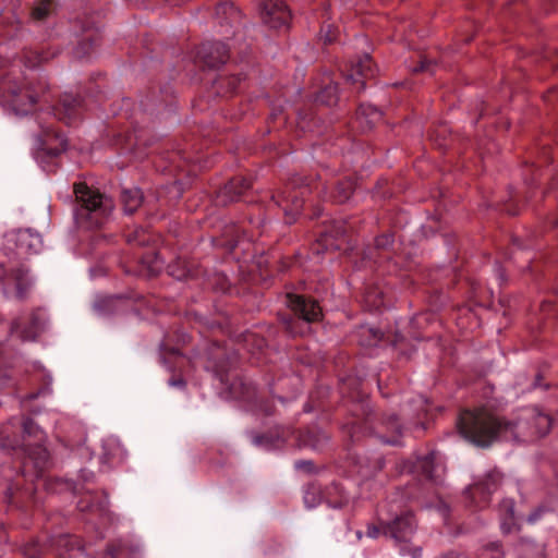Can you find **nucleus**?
<instances>
[{
  "label": "nucleus",
  "mask_w": 558,
  "mask_h": 558,
  "mask_svg": "<svg viewBox=\"0 0 558 558\" xmlns=\"http://www.w3.org/2000/svg\"><path fill=\"white\" fill-rule=\"evenodd\" d=\"M322 501L320 488L314 484L308 485L304 493L305 506L310 509L316 507Z\"/></svg>",
  "instance_id": "f704fd0d"
},
{
  "label": "nucleus",
  "mask_w": 558,
  "mask_h": 558,
  "mask_svg": "<svg viewBox=\"0 0 558 558\" xmlns=\"http://www.w3.org/2000/svg\"><path fill=\"white\" fill-rule=\"evenodd\" d=\"M13 485L9 483L5 487V499L8 500V502H13Z\"/></svg>",
  "instance_id": "603ef678"
},
{
  "label": "nucleus",
  "mask_w": 558,
  "mask_h": 558,
  "mask_svg": "<svg viewBox=\"0 0 558 558\" xmlns=\"http://www.w3.org/2000/svg\"><path fill=\"white\" fill-rule=\"evenodd\" d=\"M175 359L179 360V361H183L184 360V357L182 355L177 354V353H175Z\"/></svg>",
  "instance_id": "680f3d73"
},
{
  "label": "nucleus",
  "mask_w": 558,
  "mask_h": 558,
  "mask_svg": "<svg viewBox=\"0 0 558 558\" xmlns=\"http://www.w3.org/2000/svg\"><path fill=\"white\" fill-rule=\"evenodd\" d=\"M96 43L94 40H88V46H93L95 45Z\"/></svg>",
  "instance_id": "e2e57ef3"
},
{
  "label": "nucleus",
  "mask_w": 558,
  "mask_h": 558,
  "mask_svg": "<svg viewBox=\"0 0 558 558\" xmlns=\"http://www.w3.org/2000/svg\"><path fill=\"white\" fill-rule=\"evenodd\" d=\"M430 65H432V61L424 58L420 61L418 65L413 69V72L429 71Z\"/></svg>",
  "instance_id": "09e8293b"
},
{
  "label": "nucleus",
  "mask_w": 558,
  "mask_h": 558,
  "mask_svg": "<svg viewBox=\"0 0 558 558\" xmlns=\"http://www.w3.org/2000/svg\"><path fill=\"white\" fill-rule=\"evenodd\" d=\"M4 98L16 114H27L35 108L38 93L31 83H13L5 89Z\"/></svg>",
  "instance_id": "39448f33"
},
{
  "label": "nucleus",
  "mask_w": 558,
  "mask_h": 558,
  "mask_svg": "<svg viewBox=\"0 0 558 558\" xmlns=\"http://www.w3.org/2000/svg\"><path fill=\"white\" fill-rule=\"evenodd\" d=\"M227 361H222L220 364L213 366V371L216 374V378L221 383L226 384L228 378V369L226 367Z\"/></svg>",
  "instance_id": "37998d69"
},
{
  "label": "nucleus",
  "mask_w": 558,
  "mask_h": 558,
  "mask_svg": "<svg viewBox=\"0 0 558 558\" xmlns=\"http://www.w3.org/2000/svg\"><path fill=\"white\" fill-rule=\"evenodd\" d=\"M551 423V417L536 407L522 408L507 418L484 405L461 412L457 426L465 439L488 447L499 437L517 441L536 440L548 434Z\"/></svg>",
  "instance_id": "f257e3e1"
},
{
  "label": "nucleus",
  "mask_w": 558,
  "mask_h": 558,
  "mask_svg": "<svg viewBox=\"0 0 558 558\" xmlns=\"http://www.w3.org/2000/svg\"><path fill=\"white\" fill-rule=\"evenodd\" d=\"M254 386H221L218 392L223 400H248Z\"/></svg>",
  "instance_id": "393cba45"
},
{
  "label": "nucleus",
  "mask_w": 558,
  "mask_h": 558,
  "mask_svg": "<svg viewBox=\"0 0 558 558\" xmlns=\"http://www.w3.org/2000/svg\"><path fill=\"white\" fill-rule=\"evenodd\" d=\"M260 17L270 28L287 26L291 20V13L282 0H264L260 4Z\"/></svg>",
  "instance_id": "1a4fd4ad"
},
{
  "label": "nucleus",
  "mask_w": 558,
  "mask_h": 558,
  "mask_svg": "<svg viewBox=\"0 0 558 558\" xmlns=\"http://www.w3.org/2000/svg\"><path fill=\"white\" fill-rule=\"evenodd\" d=\"M12 276L14 277L16 283V296L20 300L25 299L27 289L29 287L26 280L27 270L24 268H17L12 270Z\"/></svg>",
  "instance_id": "72a5a7b5"
},
{
  "label": "nucleus",
  "mask_w": 558,
  "mask_h": 558,
  "mask_svg": "<svg viewBox=\"0 0 558 558\" xmlns=\"http://www.w3.org/2000/svg\"><path fill=\"white\" fill-rule=\"evenodd\" d=\"M326 502L332 508H341L348 501V495L338 484H332L326 495Z\"/></svg>",
  "instance_id": "c85d7f7f"
},
{
  "label": "nucleus",
  "mask_w": 558,
  "mask_h": 558,
  "mask_svg": "<svg viewBox=\"0 0 558 558\" xmlns=\"http://www.w3.org/2000/svg\"><path fill=\"white\" fill-rule=\"evenodd\" d=\"M355 190V181L352 178L339 180L330 194V199L337 204H343L350 199Z\"/></svg>",
  "instance_id": "4be33fe9"
},
{
  "label": "nucleus",
  "mask_w": 558,
  "mask_h": 558,
  "mask_svg": "<svg viewBox=\"0 0 558 558\" xmlns=\"http://www.w3.org/2000/svg\"><path fill=\"white\" fill-rule=\"evenodd\" d=\"M288 300L291 310L299 318L307 323H315L322 318V307L316 300L298 294H288Z\"/></svg>",
  "instance_id": "ddd939ff"
},
{
  "label": "nucleus",
  "mask_w": 558,
  "mask_h": 558,
  "mask_svg": "<svg viewBox=\"0 0 558 558\" xmlns=\"http://www.w3.org/2000/svg\"><path fill=\"white\" fill-rule=\"evenodd\" d=\"M376 73L377 69L373 59L368 54H365L351 64V68L345 75V80L355 85L356 92L361 93L366 87V81L374 78Z\"/></svg>",
  "instance_id": "f8f14e48"
},
{
  "label": "nucleus",
  "mask_w": 558,
  "mask_h": 558,
  "mask_svg": "<svg viewBox=\"0 0 558 558\" xmlns=\"http://www.w3.org/2000/svg\"><path fill=\"white\" fill-rule=\"evenodd\" d=\"M86 45H87V43L82 41V43H80V45L76 47V50H75V51H76L77 57H83V56H85V54L87 53Z\"/></svg>",
  "instance_id": "864d4df0"
},
{
  "label": "nucleus",
  "mask_w": 558,
  "mask_h": 558,
  "mask_svg": "<svg viewBox=\"0 0 558 558\" xmlns=\"http://www.w3.org/2000/svg\"><path fill=\"white\" fill-rule=\"evenodd\" d=\"M364 302L371 311H377L385 306L384 294L377 287H368L365 290Z\"/></svg>",
  "instance_id": "c756f323"
},
{
  "label": "nucleus",
  "mask_w": 558,
  "mask_h": 558,
  "mask_svg": "<svg viewBox=\"0 0 558 558\" xmlns=\"http://www.w3.org/2000/svg\"><path fill=\"white\" fill-rule=\"evenodd\" d=\"M345 234V228L344 225L339 222L335 226V232L333 231H326L324 232L320 238L319 242L325 246L326 250H340L341 244L339 241L344 238Z\"/></svg>",
  "instance_id": "a878e982"
},
{
  "label": "nucleus",
  "mask_w": 558,
  "mask_h": 558,
  "mask_svg": "<svg viewBox=\"0 0 558 558\" xmlns=\"http://www.w3.org/2000/svg\"><path fill=\"white\" fill-rule=\"evenodd\" d=\"M137 547H134L122 541H117L108 545L107 554L111 558H125L128 554H135Z\"/></svg>",
  "instance_id": "7c9ffc66"
},
{
  "label": "nucleus",
  "mask_w": 558,
  "mask_h": 558,
  "mask_svg": "<svg viewBox=\"0 0 558 558\" xmlns=\"http://www.w3.org/2000/svg\"><path fill=\"white\" fill-rule=\"evenodd\" d=\"M481 558H504V550L498 543H490L481 550Z\"/></svg>",
  "instance_id": "4c0bfd02"
},
{
  "label": "nucleus",
  "mask_w": 558,
  "mask_h": 558,
  "mask_svg": "<svg viewBox=\"0 0 558 558\" xmlns=\"http://www.w3.org/2000/svg\"><path fill=\"white\" fill-rule=\"evenodd\" d=\"M294 468L295 470L307 474L315 472V466L312 460H298L294 462Z\"/></svg>",
  "instance_id": "a18cd8bd"
},
{
  "label": "nucleus",
  "mask_w": 558,
  "mask_h": 558,
  "mask_svg": "<svg viewBox=\"0 0 558 558\" xmlns=\"http://www.w3.org/2000/svg\"><path fill=\"white\" fill-rule=\"evenodd\" d=\"M415 469L426 480L438 484L441 480V465L436 463V454L430 452L416 462Z\"/></svg>",
  "instance_id": "f3484780"
},
{
  "label": "nucleus",
  "mask_w": 558,
  "mask_h": 558,
  "mask_svg": "<svg viewBox=\"0 0 558 558\" xmlns=\"http://www.w3.org/2000/svg\"><path fill=\"white\" fill-rule=\"evenodd\" d=\"M53 116L66 125H75L82 116V101L78 97L64 94L53 108Z\"/></svg>",
  "instance_id": "4468645a"
},
{
  "label": "nucleus",
  "mask_w": 558,
  "mask_h": 558,
  "mask_svg": "<svg viewBox=\"0 0 558 558\" xmlns=\"http://www.w3.org/2000/svg\"><path fill=\"white\" fill-rule=\"evenodd\" d=\"M144 195L141 189H124L121 192V203L125 214H134L143 204Z\"/></svg>",
  "instance_id": "aec40b11"
},
{
  "label": "nucleus",
  "mask_w": 558,
  "mask_h": 558,
  "mask_svg": "<svg viewBox=\"0 0 558 558\" xmlns=\"http://www.w3.org/2000/svg\"><path fill=\"white\" fill-rule=\"evenodd\" d=\"M22 427L23 438L29 442L33 440L36 445V457L34 458L35 468L37 470H43L49 458L48 451L41 446V442L46 438L45 433L32 418L28 417L23 421Z\"/></svg>",
  "instance_id": "9b49d317"
},
{
  "label": "nucleus",
  "mask_w": 558,
  "mask_h": 558,
  "mask_svg": "<svg viewBox=\"0 0 558 558\" xmlns=\"http://www.w3.org/2000/svg\"><path fill=\"white\" fill-rule=\"evenodd\" d=\"M313 185V179L296 175L290 180L278 197L271 196L276 205L282 208L287 223H292L295 220V216L301 213L305 195L312 191Z\"/></svg>",
  "instance_id": "7ed1b4c3"
},
{
  "label": "nucleus",
  "mask_w": 558,
  "mask_h": 558,
  "mask_svg": "<svg viewBox=\"0 0 558 558\" xmlns=\"http://www.w3.org/2000/svg\"><path fill=\"white\" fill-rule=\"evenodd\" d=\"M229 49L220 41H207L202 44L195 52V64L216 69L225 64L229 60Z\"/></svg>",
  "instance_id": "0eeeda50"
},
{
  "label": "nucleus",
  "mask_w": 558,
  "mask_h": 558,
  "mask_svg": "<svg viewBox=\"0 0 558 558\" xmlns=\"http://www.w3.org/2000/svg\"><path fill=\"white\" fill-rule=\"evenodd\" d=\"M17 326L19 324L16 322H13L11 326V332H14L17 329Z\"/></svg>",
  "instance_id": "bf43d9fd"
},
{
  "label": "nucleus",
  "mask_w": 558,
  "mask_h": 558,
  "mask_svg": "<svg viewBox=\"0 0 558 558\" xmlns=\"http://www.w3.org/2000/svg\"><path fill=\"white\" fill-rule=\"evenodd\" d=\"M17 446V442L10 444V447L15 448Z\"/></svg>",
  "instance_id": "0e129e2a"
},
{
  "label": "nucleus",
  "mask_w": 558,
  "mask_h": 558,
  "mask_svg": "<svg viewBox=\"0 0 558 558\" xmlns=\"http://www.w3.org/2000/svg\"><path fill=\"white\" fill-rule=\"evenodd\" d=\"M185 380L181 377H171L168 381V384H173V385H177V384H184Z\"/></svg>",
  "instance_id": "6e6d98bb"
},
{
  "label": "nucleus",
  "mask_w": 558,
  "mask_h": 558,
  "mask_svg": "<svg viewBox=\"0 0 558 558\" xmlns=\"http://www.w3.org/2000/svg\"><path fill=\"white\" fill-rule=\"evenodd\" d=\"M53 11L52 0H35L29 12V17L35 22L45 21Z\"/></svg>",
  "instance_id": "bb28decb"
},
{
  "label": "nucleus",
  "mask_w": 558,
  "mask_h": 558,
  "mask_svg": "<svg viewBox=\"0 0 558 558\" xmlns=\"http://www.w3.org/2000/svg\"><path fill=\"white\" fill-rule=\"evenodd\" d=\"M381 424L384 426H386V428L388 430L395 432L398 435H400V433H401V425L398 423V417L396 415H393V414L388 415L387 417H385L383 420Z\"/></svg>",
  "instance_id": "79ce46f5"
},
{
  "label": "nucleus",
  "mask_w": 558,
  "mask_h": 558,
  "mask_svg": "<svg viewBox=\"0 0 558 558\" xmlns=\"http://www.w3.org/2000/svg\"><path fill=\"white\" fill-rule=\"evenodd\" d=\"M240 239L239 228L235 225H230L225 228L222 238L215 240V245L231 254L240 243Z\"/></svg>",
  "instance_id": "5701e85b"
},
{
  "label": "nucleus",
  "mask_w": 558,
  "mask_h": 558,
  "mask_svg": "<svg viewBox=\"0 0 558 558\" xmlns=\"http://www.w3.org/2000/svg\"><path fill=\"white\" fill-rule=\"evenodd\" d=\"M539 512H541V510H538L537 512H535V513L531 514V515H530V518H529V520H530L531 522H534V521L539 517Z\"/></svg>",
  "instance_id": "13d9d810"
},
{
  "label": "nucleus",
  "mask_w": 558,
  "mask_h": 558,
  "mask_svg": "<svg viewBox=\"0 0 558 558\" xmlns=\"http://www.w3.org/2000/svg\"><path fill=\"white\" fill-rule=\"evenodd\" d=\"M388 386H381V385H378L377 388L378 390L384 395V388H387Z\"/></svg>",
  "instance_id": "052dcab7"
},
{
  "label": "nucleus",
  "mask_w": 558,
  "mask_h": 558,
  "mask_svg": "<svg viewBox=\"0 0 558 558\" xmlns=\"http://www.w3.org/2000/svg\"><path fill=\"white\" fill-rule=\"evenodd\" d=\"M244 80L241 75H231V76H225L219 77L216 81V84L218 85V88L227 87L225 94H233L236 92L241 81Z\"/></svg>",
  "instance_id": "c9c22d12"
},
{
  "label": "nucleus",
  "mask_w": 558,
  "mask_h": 558,
  "mask_svg": "<svg viewBox=\"0 0 558 558\" xmlns=\"http://www.w3.org/2000/svg\"><path fill=\"white\" fill-rule=\"evenodd\" d=\"M47 547L48 551H52L60 557H64L74 548H80V544L75 537L64 534L52 537Z\"/></svg>",
  "instance_id": "6ab92c4d"
},
{
  "label": "nucleus",
  "mask_w": 558,
  "mask_h": 558,
  "mask_svg": "<svg viewBox=\"0 0 558 558\" xmlns=\"http://www.w3.org/2000/svg\"><path fill=\"white\" fill-rule=\"evenodd\" d=\"M384 524H385V523H381L380 527H377V526H368V529H367V535H368L369 537H373V538L377 537L380 533H383V525H384Z\"/></svg>",
  "instance_id": "8fccbe9b"
},
{
  "label": "nucleus",
  "mask_w": 558,
  "mask_h": 558,
  "mask_svg": "<svg viewBox=\"0 0 558 558\" xmlns=\"http://www.w3.org/2000/svg\"><path fill=\"white\" fill-rule=\"evenodd\" d=\"M46 551H48L47 545H41L39 542L29 543L23 549L27 558H41Z\"/></svg>",
  "instance_id": "e433bc0d"
},
{
  "label": "nucleus",
  "mask_w": 558,
  "mask_h": 558,
  "mask_svg": "<svg viewBox=\"0 0 558 558\" xmlns=\"http://www.w3.org/2000/svg\"><path fill=\"white\" fill-rule=\"evenodd\" d=\"M327 31L323 34L324 43L331 44L337 40V32L332 29L331 25H327Z\"/></svg>",
  "instance_id": "49530a36"
},
{
  "label": "nucleus",
  "mask_w": 558,
  "mask_h": 558,
  "mask_svg": "<svg viewBox=\"0 0 558 558\" xmlns=\"http://www.w3.org/2000/svg\"><path fill=\"white\" fill-rule=\"evenodd\" d=\"M253 186L251 179L245 177H234L229 180L217 195V202L220 205L239 202L241 197Z\"/></svg>",
  "instance_id": "2eb2a0df"
},
{
  "label": "nucleus",
  "mask_w": 558,
  "mask_h": 558,
  "mask_svg": "<svg viewBox=\"0 0 558 558\" xmlns=\"http://www.w3.org/2000/svg\"><path fill=\"white\" fill-rule=\"evenodd\" d=\"M502 475L493 471L486 476L466 488V494L477 507H484L488 504L490 495L499 487Z\"/></svg>",
  "instance_id": "6e6552de"
},
{
  "label": "nucleus",
  "mask_w": 558,
  "mask_h": 558,
  "mask_svg": "<svg viewBox=\"0 0 558 558\" xmlns=\"http://www.w3.org/2000/svg\"><path fill=\"white\" fill-rule=\"evenodd\" d=\"M40 392H37V393H31L28 396H26L25 398H23V402H26L28 400H33L35 399Z\"/></svg>",
  "instance_id": "4d7b16f0"
},
{
  "label": "nucleus",
  "mask_w": 558,
  "mask_h": 558,
  "mask_svg": "<svg viewBox=\"0 0 558 558\" xmlns=\"http://www.w3.org/2000/svg\"><path fill=\"white\" fill-rule=\"evenodd\" d=\"M163 264L160 254L155 250H149L140 259L138 272L147 277H155L162 270Z\"/></svg>",
  "instance_id": "a211bd4d"
},
{
  "label": "nucleus",
  "mask_w": 558,
  "mask_h": 558,
  "mask_svg": "<svg viewBox=\"0 0 558 558\" xmlns=\"http://www.w3.org/2000/svg\"><path fill=\"white\" fill-rule=\"evenodd\" d=\"M216 17L220 25L223 22L233 25L241 22L242 13L232 2H222L216 7Z\"/></svg>",
  "instance_id": "412c9836"
},
{
  "label": "nucleus",
  "mask_w": 558,
  "mask_h": 558,
  "mask_svg": "<svg viewBox=\"0 0 558 558\" xmlns=\"http://www.w3.org/2000/svg\"><path fill=\"white\" fill-rule=\"evenodd\" d=\"M415 531L416 521L411 511H405L383 525V534L392 538L395 543L400 546V553L402 555H410L412 558H421L422 548L410 545V541Z\"/></svg>",
  "instance_id": "20e7f679"
},
{
  "label": "nucleus",
  "mask_w": 558,
  "mask_h": 558,
  "mask_svg": "<svg viewBox=\"0 0 558 558\" xmlns=\"http://www.w3.org/2000/svg\"><path fill=\"white\" fill-rule=\"evenodd\" d=\"M329 440V436L320 429H311L304 437L306 446L312 447L315 450L322 449Z\"/></svg>",
  "instance_id": "2f4dec72"
},
{
  "label": "nucleus",
  "mask_w": 558,
  "mask_h": 558,
  "mask_svg": "<svg viewBox=\"0 0 558 558\" xmlns=\"http://www.w3.org/2000/svg\"><path fill=\"white\" fill-rule=\"evenodd\" d=\"M252 442L256 447L269 450L279 447L282 444V439L278 434L268 432L265 434H252Z\"/></svg>",
  "instance_id": "cd10ccee"
},
{
  "label": "nucleus",
  "mask_w": 558,
  "mask_h": 558,
  "mask_svg": "<svg viewBox=\"0 0 558 558\" xmlns=\"http://www.w3.org/2000/svg\"><path fill=\"white\" fill-rule=\"evenodd\" d=\"M126 241L130 244L145 245L148 243L146 230L143 228H136L133 232L126 235Z\"/></svg>",
  "instance_id": "58836bf2"
},
{
  "label": "nucleus",
  "mask_w": 558,
  "mask_h": 558,
  "mask_svg": "<svg viewBox=\"0 0 558 558\" xmlns=\"http://www.w3.org/2000/svg\"><path fill=\"white\" fill-rule=\"evenodd\" d=\"M396 348L398 350V356H403L405 360H409L411 355L415 352L412 345L404 343L403 341L396 343Z\"/></svg>",
  "instance_id": "c03bdc74"
},
{
  "label": "nucleus",
  "mask_w": 558,
  "mask_h": 558,
  "mask_svg": "<svg viewBox=\"0 0 558 558\" xmlns=\"http://www.w3.org/2000/svg\"><path fill=\"white\" fill-rule=\"evenodd\" d=\"M40 62H41V57H40L39 54H37V53H35V56H34V60L28 59V64H29L31 66L38 65V64H40Z\"/></svg>",
  "instance_id": "5fc2aeb1"
},
{
  "label": "nucleus",
  "mask_w": 558,
  "mask_h": 558,
  "mask_svg": "<svg viewBox=\"0 0 558 558\" xmlns=\"http://www.w3.org/2000/svg\"><path fill=\"white\" fill-rule=\"evenodd\" d=\"M316 100L326 106L336 105L338 101V86L332 83L327 84L318 92Z\"/></svg>",
  "instance_id": "473e14b6"
},
{
  "label": "nucleus",
  "mask_w": 558,
  "mask_h": 558,
  "mask_svg": "<svg viewBox=\"0 0 558 558\" xmlns=\"http://www.w3.org/2000/svg\"><path fill=\"white\" fill-rule=\"evenodd\" d=\"M362 337L367 338L368 345H376L383 339L384 333L377 328H362Z\"/></svg>",
  "instance_id": "ea45409f"
},
{
  "label": "nucleus",
  "mask_w": 558,
  "mask_h": 558,
  "mask_svg": "<svg viewBox=\"0 0 558 558\" xmlns=\"http://www.w3.org/2000/svg\"><path fill=\"white\" fill-rule=\"evenodd\" d=\"M361 411L364 414V418L361 421L359 418H353L345 423L342 427L344 435L348 437V440L351 444L357 442L365 435L379 434L376 430L373 417L371 413L369 404L366 402H362Z\"/></svg>",
  "instance_id": "9d476101"
},
{
  "label": "nucleus",
  "mask_w": 558,
  "mask_h": 558,
  "mask_svg": "<svg viewBox=\"0 0 558 558\" xmlns=\"http://www.w3.org/2000/svg\"><path fill=\"white\" fill-rule=\"evenodd\" d=\"M439 558H466V556L462 553L451 550L441 555Z\"/></svg>",
  "instance_id": "3c124183"
},
{
  "label": "nucleus",
  "mask_w": 558,
  "mask_h": 558,
  "mask_svg": "<svg viewBox=\"0 0 558 558\" xmlns=\"http://www.w3.org/2000/svg\"><path fill=\"white\" fill-rule=\"evenodd\" d=\"M73 192L80 204L78 216L89 220L90 227H101L114 208L112 199L85 182L74 183Z\"/></svg>",
  "instance_id": "f03ea898"
},
{
  "label": "nucleus",
  "mask_w": 558,
  "mask_h": 558,
  "mask_svg": "<svg viewBox=\"0 0 558 558\" xmlns=\"http://www.w3.org/2000/svg\"><path fill=\"white\" fill-rule=\"evenodd\" d=\"M43 246L39 234L32 232L29 229L17 230L12 233L8 240V250H10L19 260L27 259L29 256L37 254Z\"/></svg>",
  "instance_id": "423d86ee"
},
{
  "label": "nucleus",
  "mask_w": 558,
  "mask_h": 558,
  "mask_svg": "<svg viewBox=\"0 0 558 558\" xmlns=\"http://www.w3.org/2000/svg\"><path fill=\"white\" fill-rule=\"evenodd\" d=\"M180 264H181V260H180V259H179V260H177V262H175V263H173V264H170V265L168 266V272H169L172 277H174V278H177V279H179V280H182V279H185V278H187V277H189V272H190V271H189V269H187L185 266H183V267H179V265H180Z\"/></svg>",
  "instance_id": "a19ab883"
},
{
  "label": "nucleus",
  "mask_w": 558,
  "mask_h": 558,
  "mask_svg": "<svg viewBox=\"0 0 558 558\" xmlns=\"http://www.w3.org/2000/svg\"><path fill=\"white\" fill-rule=\"evenodd\" d=\"M499 515L502 531L509 533L515 524L514 501L512 499H504L500 502Z\"/></svg>",
  "instance_id": "b1692460"
},
{
  "label": "nucleus",
  "mask_w": 558,
  "mask_h": 558,
  "mask_svg": "<svg viewBox=\"0 0 558 558\" xmlns=\"http://www.w3.org/2000/svg\"><path fill=\"white\" fill-rule=\"evenodd\" d=\"M393 242L392 235L390 234H383L376 238V245L378 247H383L386 245H389Z\"/></svg>",
  "instance_id": "de8ad7c7"
},
{
  "label": "nucleus",
  "mask_w": 558,
  "mask_h": 558,
  "mask_svg": "<svg viewBox=\"0 0 558 558\" xmlns=\"http://www.w3.org/2000/svg\"><path fill=\"white\" fill-rule=\"evenodd\" d=\"M40 150L48 157H58L66 150L68 141L63 134L40 124Z\"/></svg>",
  "instance_id": "dca6fc26"
}]
</instances>
